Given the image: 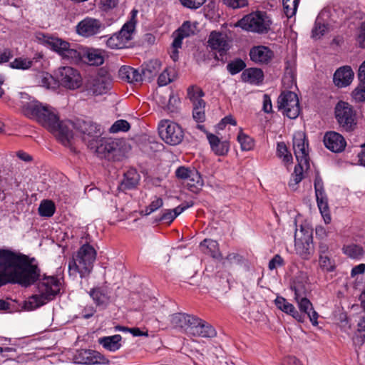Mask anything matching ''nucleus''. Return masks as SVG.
Instances as JSON below:
<instances>
[{
  "mask_svg": "<svg viewBox=\"0 0 365 365\" xmlns=\"http://www.w3.org/2000/svg\"><path fill=\"white\" fill-rule=\"evenodd\" d=\"M35 258L0 249V287L8 283L28 287L36 282L41 270Z\"/></svg>",
  "mask_w": 365,
  "mask_h": 365,
  "instance_id": "nucleus-1",
  "label": "nucleus"
},
{
  "mask_svg": "<svg viewBox=\"0 0 365 365\" xmlns=\"http://www.w3.org/2000/svg\"><path fill=\"white\" fill-rule=\"evenodd\" d=\"M21 113L30 119L36 120L42 126L52 133L65 146L70 145L72 131L59 120L53 108L43 105L26 93H20Z\"/></svg>",
  "mask_w": 365,
  "mask_h": 365,
  "instance_id": "nucleus-2",
  "label": "nucleus"
},
{
  "mask_svg": "<svg viewBox=\"0 0 365 365\" xmlns=\"http://www.w3.org/2000/svg\"><path fill=\"white\" fill-rule=\"evenodd\" d=\"M96 257V251L88 244L82 245L76 256L68 262L70 275L79 274L81 278L86 277L91 272Z\"/></svg>",
  "mask_w": 365,
  "mask_h": 365,
  "instance_id": "nucleus-3",
  "label": "nucleus"
},
{
  "mask_svg": "<svg viewBox=\"0 0 365 365\" xmlns=\"http://www.w3.org/2000/svg\"><path fill=\"white\" fill-rule=\"evenodd\" d=\"M308 146L305 133L302 131L296 132L293 136V149L298 164L292 174L294 185L302 180L304 169L309 168Z\"/></svg>",
  "mask_w": 365,
  "mask_h": 365,
  "instance_id": "nucleus-4",
  "label": "nucleus"
},
{
  "mask_svg": "<svg viewBox=\"0 0 365 365\" xmlns=\"http://www.w3.org/2000/svg\"><path fill=\"white\" fill-rule=\"evenodd\" d=\"M39 294H35L29 298L24 303V309L33 310L51 300L59 292L58 280L53 277H45L38 284Z\"/></svg>",
  "mask_w": 365,
  "mask_h": 365,
  "instance_id": "nucleus-5",
  "label": "nucleus"
},
{
  "mask_svg": "<svg viewBox=\"0 0 365 365\" xmlns=\"http://www.w3.org/2000/svg\"><path fill=\"white\" fill-rule=\"evenodd\" d=\"M122 143L123 141L119 139L101 138L94 144L92 150H95L100 158L109 161H120L125 156Z\"/></svg>",
  "mask_w": 365,
  "mask_h": 365,
  "instance_id": "nucleus-6",
  "label": "nucleus"
},
{
  "mask_svg": "<svg viewBox=\"0 0 365 365\" xmlns=\"http://www.w3.org/2000/svg\"><path fill=\"white\" fill-rule=\"evenodd\" d=\"M334 115L341 130L351 132L356 128V112L347 102L339 101L334 108Z\"/></svg>",
  "mask_w": 365,
  "mask_h": 365,
  "instance_id": "nucleus-7",
  "label": "nucleus"
},
{
  "mask_svg": "<svg viewBox=\"0 0 365 365\" xmlns=\"http://www.w3.org/2000/svg\"><path fill=\"white\" fill-rule=\"evenodd\" d=\"M88 148L93 149L94 144L101 138L103 130L101 126L91 120L78 119L74 125Z\"/></svg>",
  "mask_w": 365,
  "mask_h": 365,
  "instance_id": "nucleus-8",
  "label": "nucleus"
},
{
  "mask_svg": "<svg viewBox=\"0 0 365 365\" xmlns=\"http://www.w3.org/2000/svg\"><path fill=\"white\" fill-rule=\"evenodd\" d=\"M158 130L162 140L170 145L180 144L184 138L182 128L178 123L169 120H161Z\"/></svg>",
  "mask_w": 365,
  "mask_h": 365,
  "instance_id": "nucleus-9",
  "label": "nucleus"
},
{
  "mask_svg": "<svg viewBox=\"0 0 365 365\" xmlns=\"http://www.w3.org/2000/svg\"><path fill=\"white\" fill-rule=\"evenodd\" d=\"M269 24V21L267 20V16L262 12L247 15L237 23V26L242 29L257 33H267Z\"/></svg>",
  "mask_w": 365,
  "mask_h": 365,
  "instance_id": "nucleus-10",
  "label": "nucleus"
},
{
  "mask_svg": "<svg viewBox=\"0 0 365 365\" xmlns=\"http://www.w3.org/2000/svg\"><path fill=\"white\" fill-rule=\"evenodd\" d=\"M278 109L289 118L295 119L300 111L299 99L292 91L282 92L277 99Z\"/></svg>",
  "mask_w": 365,
  "mask_h": 365,
  "instance_id": "nucleus-11",
  "label": "nucleus"
},
{
  "mask_svg": "<svg viewBox=\"0 0 365 365\" xmlns=\"http://www.w3.org/2000/svg\"><path fill=\"white\" fill-rule=\"evenodd\" d=\"M111 86L108 76H98L88 78L83 85L82 92L86 96H100L106 93Z\"/></svg>",
  "mask_w": 365,
  "mask_h": 365,
  "instance_id": "nucleus-12",
  "label": "nucleus"
},
{
  "mask_svg": "<svg viewBox=\"0 0 365 365\" xmlns=\"http://www.w3.org/2000/svg\"><path fill=\"white\" fill-rule=\"evenodd\" d=\"M56 78L58 83L64 88L74 90L82 84L80 73L70 66H63L58 69Z\"/></svg>",
  "mask_w": 365,
  "mask_h": 365,
  "instance_id": "nucleus-13",
  "label": "nucleus"
},
{
  "mask_svg": "<svg viewBox=\"0 0 365 365\" xmlns=\"http://www.w3.org/2000/svg\"><path fill=\"white\" fill-rule=\"evenodd\" d=\"M106 29L105 24L99 19L86 17L78 23L76 33L86 38L100 34Z\"/></svg>",
  "mask_w": 365,
  "mask_h": 365,
  "instance_id": "nucleus-14",
  "label": "nucleus"
},
{
  "mask_svg": "<svg viewBox=\"0 0 365 365\" xmlns=\"http://www.w3.org/2000/svg\"><path fill=\"white\" fill-rule=\"evenodd\" d=\"M188 334L198 337L213 338L217 335V332L209 323L195 317Z\"/></svg>",
  "mask_w": 365,
  "mask_h": 365,
  "instance_id": "nucleus-15",
  "label": "nucleus"
},
{
  "mask_svg": "<svg viewBox=\"0 0 365 365\" xmlns=\"http://www.w3.org/2000/svg\"><path fill=\"white\" fill-rule=\"evenodd\" d=\"M36 38L41 43L48 46L61 56H63L66 49L70 46V43L65 40L41 32L36 34Z\"/></svg>",
  "mask_w": 365,
  "mask_h": 365,
  "instance_id": "nucleus-16",
  "label": "nucleus"
},
{
  "mask_svg": "<svg viewBox=\"0 0 365 365\" xmlns=\"http://www.w3.org/2000/svg\"><path fill=\"white\" fill-rule=\"evenodd\" d=\"M323 141L325 147L333 153H341L346 146L343 135L335 131L327 132Z\"/></svg>",
  "mask_w": 365,
  "mask_h": 365,
  "instance_id": "nucleus-17",
  "label": "nucleus"
},
{
  "mask_svg": "<svg viewBox=\"0 0 365 365\" xmlns=\"http://www.w3.org/2000/svg\"><path fill=\"white\" fill-rule=\"evenodd\" d=\"M207 43L212 50L218 51L222 57L230 48L227 36L220 32L212 31Z\"/></svg>",
  "mask_w": 365,
  "mask_h": 365,
  "instance_id": "nucleus-18",
  "label": "nucleus"
},
{
  "mask_svg": "<svg viewBox=\"0 0 365 365\" xmlns=\"http://www.w3.org/2000/svg\"><path fill=\"white\" fill-rule=\"evenodd\" d=\"M250 59L259 64H267L274 57L273 51L267 46H254L250 51Z\"/></svg>",
  "mask_w": 365,
  "mask_h": 365,
  "instance_id": "nucleus-19",
  "label": "nucleus"
},
{
  "mask_svg": "<svg viewBox=\"0 0 365 365\" xmlns=\"http://www.w3.org/2000/svg\"><path fill=\"white\" fill-rule=\"evenodd\" d=\"M354 71L349 66H344L338 68L333 77L334 84L339 88L349 86L354 78Z\"/></svg>",
  "mask_w": 365,
  "mask_h": 365,
  "instance_id": "nucleus-20",
  "label": "nucleus"
},
{
  "mask_svg": "<svg viewBox=\"0 0 365 365\" xmlns=\"http://www.w3.org/2000/svg\"><path fill=\"white\" fill-rule=\"evenodd\" d=\"M294 299L297 303L298 307L301 312L300 313L304 315V319H306V316H307L314 326L318 324V313L314 310L312 304L307 299V296L294 298Z\"/></svg>",
  "mask_w": 365,
  "mask_h": 365,
  "instance_id": "nucleus-21",
  "label": "nucleus"
},
{
  "mask_svg": "<svg viewBox=\"0 0 365 365\" xmlns=\"http://www.w3.org/2000/svg\"><path fill=\"white\" fill-rule=\"evenodd\" d=\"M276 307L284 312V313L291 315L299 322H304V315L299 313L294 307V305L287 302V300L282 297H277L275 300Z\"/></svg>",
  "mask_w": 365,
  "mask_h": 365,
  "instance_id": "nucleus-22",
  "label": "nucleus"
},
{
  "mask_svg": "<svg viewBox=\"0 0 365 365\" xmlns=\"http://www.w3.org/2000/svg\"><path fill=\"white\" fill-rule=\"evenodd\" d=\"M291 289L294 292V298L307 296L309 292L307 274L301 272L296 276L291 284Z\"/></svg>",
  "mask_w": 365,
  "mask_h": 365,
  "instance_id": "nucleus-23",
  "label": "nucleus"
},
{
  "mask_svg": "<svg viewBox=\"0 0 365 365\" xmlns=\"http://www.w3.org/2000/svg\"><path fill=\"white\" fill-rule=\"evenodd\" d=\"M88 294L96 306L105 307L110 303V297L105 287H94L89 291Z\"/></svg>",
  "mask_w": 365,
  "mask_h": 365,
  "instance_id": "nucleus-24",
  "label": "nucleus"
},
{
  "mask_svg": "<svg viewBox=\"0 0 365 365\" xmlns=\"http://www.w3.org/2000/svg\"><path fill=\"white\" fill-rule=\"evenodd\" d=\"M194 317L184 313H175L170 316V322L175 328H180L188 334Z\"/></svg>",
  "mask_w": 365,
  "mask_h": 365,
  "instance_id": "nucleus-25",
  "label": "nucleus"
},
{
  "mask_svg": "<svg viewBox=\"0 0 365 365\" xmlns=\"http://www.w3.org/2000/svg\"><path fill=\"white\" fill-rule=\"evenodd\" d=\"M206 133L212 150L217 155H225L230 149L229 142L221 141L215 135L207 132Z\"/></svg>",
  "mask_w": 365,
  "mask_h": 365,
  "instance_id": "nucleus-26",
  "label": "nucleus"
},
{
  "mask_svg": "<svg viewBox=\"0 0 365 365\" xmlns=\"http://www.w3.org/2000/svg\"><path fill=\"white\" fill-rule=\"evenodd\" d=\"M118 76L120 79L130 83L142 82V75L139 71L129 66H122L118 71Z\"/></svg>",
  "mask_w": 365,
  "mask_h": 365,
  "instance_id": "nucleus-27",
  "label": "nucleus"
},
{
  "mask_svg": "<svg viewBox=\"0 0 365 365\" xmlns=\"http://www.w3.org/2000/svg\"><path fill=\"white\" fill-rule=\"evenodd\" d=\"M161 69V63L158 59L151 60L142 65L141 73L142 81L143 78L150 80L155 77Z\"/></svg>",
  "mask_w": 365,
  "mask_h": 365,
  "instance_id": "nucleus-28",
  "label": "nucleus"
},
{
  "mask_svg": "<svg viewBox=\"0 0 365 365\" xmlns=\"http://www.w3.org/2000/svg\"><path fill=\"white\" fill-rule=\"evenodd\" d=\"M312 237L307 236L303 239H295V250L298 255L304 259H308L312 250Z\"/></svg>",
  "mask_w": 365,
  "mask_h": 365,
  "instance_id": "nucleus-29",
  "label": "nucleus"
},
{
  "mask_svg": "<svg viewBox=\"0 0 365 365\" xmlns=\"http://www.w3.org/2000/svg\"><path fill=\"white\" fill-rule=\"evenodd\" d=\"M241 77L245 82L258 85L261 83L264 79V73L260 68H250L243 71Z\"/></svg>",
  "mask_w": 365,
  "mask_h": 365,
  "instance_id": "nucleus-30",
  "label": "nucleus"
},
{
  "mask_svg": "<svg viewBox=\"0 0 365 365\" xmlns=\"http://www.w3.org/2000/svg\"><path fill=\"white\" fill-rule=\"evenodd\" d=\"M122 336L120 334H115L109 336H103L98 339V343L104 349L110 351H116L120 349L121 345Z\"/></svg>",
  "mask_w": 365,
  "mask_h": 365,
  "instance_id": "nucleus-31",
  "label": "nucleus"
},
{
  "mask_svg": "<svg viewBox=\"0 0 365 365\" xmlns=\"http://www.w3.org/2000/svg\"><path fill=\"white\" fill-rule=\"evenodd\" d=\"M187 188L193 192H197L202 187L204 182L200 173L195 169H192L189 178L185 181Z\"/></svg>",
  "mask_w": 365,
  "mask_h": 365,
  "instance_id": "nucleus-32",
  "label": "nucleus"
},
{
  "mask_svg": "<svg viewBox=\"0 0 365 365\" xmlns=\"http://www.w3.org/2000/svg\"><path fill=\"white\" fill-rule=\"evenodd\" d=\"M138 181L139 175L135 170H130L124 174L121 186L123 189H132L138 185Z\"/></svg>",
  "mask_w": 365,
  "mask_h": 365,
  "instance_id": "nucleus-33",
  "label": "nucleus"
},
{
  "mask_svg": "<svg viewBox=\"0 0 365 365\" xmlns=\"http://www.w3.org/2000/svg\"><path fill=\"white\" fill-rule=\"evenodd\" d=\"M317 205L319 209V211L324 218V220L326 224H329L331 222V215L329 213V205L327 202V197L325 195H319V197H316Z\"/></svg>",
  "mask_w": 365,
  "mask_h": 365,
  "instance_id": "nucleus-34",
  "label": "nucleus"
},
{
  "mask_svg": "<svg viewBox=\"0 0 365 365\" xmlns=\"http://www.w3.org/2000/svg\"><path fill=\"white\" fill-rule=\"evenodd\" d=\"M84 354L86 355V361H84L85 364H109V360L98 351L89 350L85 351Z\"/></svg>",
  "mask_w": 365,
  "mask_h": 365,
  "instance_id": "nucleus-35",
  "label": "nucleus"
},
{
  "mask_svg": "<svg viewBox=\"0 0 365 365\" xmlns=\"http://www.w3.org/2000/svg\"><path fill=\"white\" fill-rule=\"evenodd\" d=\"M205 102L198 101L193 105L192 118L197 123H202L205 120Z\"/></svg>",
  "mask_w": 365,
  "mask_h": 365,
  "instance_id": "nucleus-36",
  "label": "nucleus"
},
{
  "mask_svg": "<svg viewBox=\"0 0 365 365\" xmlns=\"http://www.w3.org/2000/svg\"><path fill=\"white\" fill-rule=\"evenodd\" d=\"M85 55L86 56L88 62L90 65L100 66L104 62V58L101 50L92 49L87 51Z\"/></svg>",
  "mask_w": 365,
  "mask_h": 365,
  "instance_id": "nucleus-37",
  "label": "nucleus"
},
{
  "mask_svg": "<svg viewBox=\"0 0 365 365\" xmlns=\"http://www.w3.org/2000/svg\"><path fill=\"white\" fill-rule=\"evenodd\" d=\"M55 205L51 200H43L38 207V213L42 217H50L55 212Z\"/></svg>",
  "mask_w": 365,
  "mask_h": 365,
  "instance_id": "nucleus-38",
  "label": "nucleus"
},
{
  "mask_svg": "<svg viewBox=\"0 0 365 365\" xmlns=\"http://www.w3.org/2000/svg\"><path fill=\"white\" fill-rule=\"evenodd\" d=\"M165 99H168V102H161V107L169 112H175L177 105L180 102L179 98L170 92L165 96Z\"/></svg>",
  "mask_w": 365,
  "mask_h": 365,
  "instance_id": "nucleus-39",
  "label": "nucleus"
},
{
  "mask_svg": "<svg viewBox=\"0 0 365 365\" xmlns=\"http://www.w3.org/2000/svg\"><path fill=\"white\" fill-rule=\"evenodd\" d=\"M200 246L206 247L207 253L213 258H219L221 255L218 250V243L215 240L205 239L200 243Z\"/></svg>",
  "mask_w": 365,
  "mask_h": 365,
  "instance_id": "nucleus-40",
  "label": "nucleus"
},
{
  "mask_svg": "<svg viewBox=\"0 0 365 365\" xmlns=\"http://www.w3.org/2000/svg\"><path fill=\"white\" fill-rule=\"evenodd\" d=\"M237 141L240 144L241 149L245 151L252 150L255 145L254 140L242 130L238 133Z\"/></svg>",
  "mask_w": 365,
  "mask_h": 365,
  "instance_id": "nucleus-41",
  "label": "nucleus"
},
{
  "mask_svg": "<svg viewBox=\"0 0 365 365\" xmlns=\"http://www.w3.org/2000/svg\"><path fill=\"white\" fill-rule=\"evenodd\" d=\"M343 250L345 255L354 259H358L364 255L362 247L355 244L344 246Z\"/></svg>",
  "mask_w": 365,
  "mask_h": 365,
  "instance_id": "nucleus-42",
  "label": "nucleus"
},
{
  "mask_svg": "<svg viewBox=\"0 0 365 365\" xmlns=\"http://www.w3.org/2000/svg\"><path fill=\"white\" fill-rule=\"evenodd\" d=\"M204 96V93L200 88L197 86H190L187 88V97L192 103V105L197 104L198 101H204L202 97Z\"/></svg>",
  "mask_w": 365,
  "mask_h": 365,
  "instance_id": "nucleus-43",
  "label": "nucleus"
},
{
  "mask_svg": "<svg viewBox=\"0 0 365 365\" xmlns=\"http://www.w3.org/2000/svg\"><path fill=\"white\" fill-rule=\"evenodd\" d=\"M284 14L288 18L295 15L299 0H282Z\"/></svg>",
  "mask_w": 365,
  "mask_h": 365,
  "instance_id": "nucleus-44",
  "label": "nucleus"
},
{
  "mask_svg": "<svg viewBox=\"0 0 365 365\" xmlns=\"http://www.w3.org/2000/svg\"><path fill=\"white\" fill-rule=\"evenodd\" d=\"M83 55L81 51L76 48H71V45L66 49L62 58L64 59L70 60L73 63H78L83 58Z\"/></svg>",
  "mask_w": 365,
  "mask_h": 365,
  "instance_id": "nucleus-45",
  "label": "nucleus"
},
{
  "mask_svg": "<svg viewBox=\"0 0 365 365\" xmlns=\"http://www.w3.org/2000/svg\"><path fill=\"white\" fill-rule=\"evenodd\" d=\"M246 67V63L241 58H237L227 65V69L232 75H235Z\"/></svg>",
  "mask_w": 365,
  "mask_h": 365,
  "instance_id": "nucleus-46",
  "label": "nucleus"
},
{
  "mask_svg": "<svg viewBox=\"0 0 365 365\" xmlns=\"http://www.w3.org/2000/svg\"><path fill=\"white\" fill-rule=\"evenodd\" d=\"M326 30V25L322 22L319 17H317L312 31V37L314 38H320L325 34Z\"/></svg>",
  "mask_w": 365,
  "mask_h": 365,
  "instance_id": "nucleus-47",
  "label": "nucleus"
},
{
  "mask_svg": "<svg viewBox=\"0 0 365 365\" xmlns=\"http://www.w3.org/2000/svg\"><path fill=\"white\" fill-rule=\"evenodd\" d=\"M277 155L279 158H283V161L285 163H290L292 160V154L287 150V145L284 142H279L277 146Z\"/></svg>",
  "mask_w": 365,
  "mask_h": 365,
  "instance_id": "nucleus-48",
  "label": "nucleus"
},
{
  "mask_svg": "<svg viewBox=\"0 0 365 365\" xmlns=\"http://www.w3.org/2000/svg\"><path fill=\"white\" fill-rule=\"evenodd\" d=\"M130 128V124L127 120H118L109 128V132L111 133H116L120 131L126 132Z\"/></svg>",
  "mask_w": 365,
  "mask_h": 365,
  "instance_id": "nucleus-49",
  "label": "nucleus"
},
{
  "mask_svg": "<svg viewBox=\"0 0 365 365\" xmlns=\"http://www.w3.org/2000/svg\"><path fill=\"white\" fill-rule=\"evenodd\" d=\"M320 267L327 272H332L335 268L334 262L327 255H319V259Z\"/></svg>",
  "mask_w": 365,
  "mask_h": 365,
  "instance_id": "nucleus-50",
  "label": "nucleus"
},
{
  "mask_svg": "<svg viewBox=\"0 0 365 365\" xmlns=\"http://www.w3.org/2000/svg\"><path fill=\"white\" fill-rule=\"evenodd\" d=\"M33 61L26 58H16L10 63L12 68L26 70L31 67Z\"/></svg>",
  "mask_w": 365,
  "mask_h": 365,
  "instance_id": "nucleus-51",
  "label": "nucleus"
},
{
  "mask_svg": "<svg viewBox=\"0 0 365 365\" xmlns=\"http://www.w3.org/2000/svg\"><path fill=\"white\" fill-rule=\"evenodd\" d=\"M135 30V23L128 21L125 23L122 29L118 31L119 36H122L125 39L129 41L131 39V35Z\"/></svg>",
  "mask_w": 365,
  "mask_h": 365,
  "instance_id": "nucleus-52",
  "label": "nucleus"
},
{
  "mask_svg": "<svg viewBox=\"0 0 365 365\" xmlns=\"http://www.w3.org/2000/svg\"><path fill=\"white\" fill-rule=\"evenodd\" d=\"M352 97L356 102L365 101V83L361 82L353 91Z\"/></svg>",
  "mask_w": 365,
  "mask_h": 365,
  "instance_id": "nucleus-53",
  "label": "nucleus"
},
{
  "mask_svg": "<svg viewBox=\"0 0 365 365\" xmlns=\"http://www.w3.org/2000/svg\"><path fill=\"white\" fill-rule=\"evenodd\" d=\"M163 205V199L160 197H157L155 200L152 201L151 203L148 207H146L144 210L142 211V212H144L145 215H148L161 207Z\"/></svg>",
  "mask_w": 365,
  "mask_h": 365,
  "instance_id": "nucleus-54",
  "label": "nucleus"
},
{
  "mask_svg": "<svg viewBox=\"0 0 365 365\" xmlns=\"http://www.w3.org/2000/svg\"><path fill=\"white\" fill-rule=\"evenodd\" d=\"M181 4L190 9H197L201 7L206 0H179Z\"/></svg>",
  "mask_w": 365,
  "mask_h": 365,
  "instance_id": "nucleus-55",
  "label": "nucleus"
},
{
  "mask_svg": "<svg viewBox=\"0 0 365 365\" xmlns=\"http://www.w3.org/2000/svg\"><path fill=\"white\" fill-rule=\"evenodd\" d=\"M191 173H192V169L185 166H180L176 170L175 175L178 179L185 181L189 178Z\"/></svg>",
  "mask_w": 365,
  "mask_h": 365,
  "instance_id": "nucleus-56",
  "label": "nucleus"
},
{
  "mask_svg": "<svg viewBox=\"0 0 365 365\" xmlns=\"http://www.w3.org/2000/svg\"><path fill=\"white\" fill-rule=\"evenodd\" d=\"M172 81L170 77V69L165 68L159 76L158 79V83L160 86H164L168 85Z\"/></svg>",
  "mask_w": 365,
  "mask_h": 365,
  "instance_id": "nucleus-57",
  "label": "nucleus"
},
{
  "mask_svg": "<svg viewBox=\"0 0 365 365\" xmlns=\"http://www.w3.org/2000/svg\"><path fill=\"white\" fill-rule=\"evenodd\" d=\"M108 47L112 49H120L124 48L123 42L119 41L117 36H111L106 41Z\"/></svg>",
  "mask_w": 365,
  "mask_h": 365,
  "instance_id": "nucleus-58",
  "label": "nucleus"
},
{
  "mask_svg": "<svg viewBox=\"0 0 365 365\" xmlns=\"http://www.w3.org/2000/svg\"><path fill=\"white\" fill-rule=\"evenodd\" d=\"M242 257L236 253H230L223 259L222 264L225 267H229L233 263H240Z\"/></svg>",
  "mask_w": 365,
  "mask_h": 365,
  "instance_id": "nucleus-59",
  "label": "nucleus"
},
{
  "mask_svg": "<svg viewBox=\"0 0 365 365\" xmlns=\"http://www.w3.org/2000/svg\"><path fill=\"white\" fill-rule=\"evenodd\" d=\"M177 32L182 35L183 37H187L194 33L190 21H185L178 29Z\"/></svg>",
  "mask_w": 365,
  "mask_h": 365,
  "instance_id": "nucleus-60",
  "label": "nucleus"
},
{
  "mask_svg": "<svg viewBox=\"0 0 365 365\" xmlns=\"http://www.w3.org/2000/svg\"><path fill=\"white\" fill-rule=\"evenodd\" d=\"M356 42L360 48H365V22H362L360 25Z\"/></svg>",
  "mask_w": 365,
  "mask_h": 365,
  "instance_id": "nucleus-61",
  "label": "nucleus"
},
{
  "mask_svg": "<svg viewBox=\"0 0 365 365\" xmlns=\"http://www.w3.org/2000/svg\"><path fill=\"white\" fill-rule=\"evenodd\" d=\"M314 185L316 197H319V195H325L322 179L321 178L319 174H317L315 177Z\"/></svg>",
  "mask_w": 365,
  "mask_h": 365,
  "instance_id": "nucleus-62",
  "label": "nucleus"
},
{
  "mask_svg": "<svg viewBox=\"0 0 365 365\" xmlns=\"http://www.w3.org/2000/svg\"><path fill=\"white\" fill-rule=\"evenodd\" d=\"M55 84V81L52 76L48 73H43L41 76V85L46 88L53 87Z\"/></svg>",
  "mask_w": 365,
  "mask_h": 365,
  "instance_id": "nucleus-63",
  "label": "nucleus"
},
{
  "mask_svg": "<svg viewBox=\"0 0 365 365\" xmlns=\"http://www.w3.org/2000/svg\"><path fill=\"white\" fill-rule=\"evenodd\" d=\"M357 327V331L361 334L359 336V341L363 344L365 342V317L359 319Z\"/></svg>",
  "mask_w": 365,
  "mask_h": 365,
  "instance_id": "nucleus-64",
  "label": "nucleus"
}]
</instances>
